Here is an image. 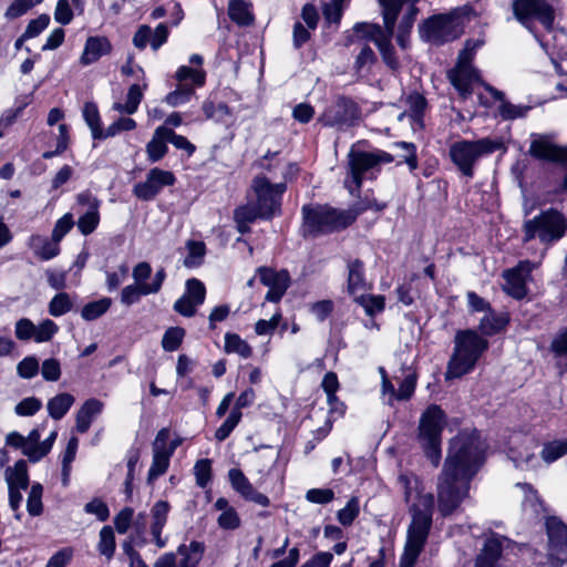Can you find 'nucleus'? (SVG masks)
Wrapping results in <instances>:
<instances>
[{
  "label": "nucleus",
  "mask_w": 567,
  "mask_h": 567,
  "mask_svg": "<svg viewBox=\"0 0 567 567\" xmlns=\"http://www.w3.org/2000/svg\"><path fill=\"white\" fill-rule=\"evenodd\" d=\"M537 267V262L522 260L515 267L506 269L503 272L504 291L517 300L525 298L528 293L527 284L532 281V271Z\"/></svg>",
  "instance_id": "2eb2a0df"
},
{
  "label": "nucleus",
  "mask_w": 567,
  "mask_h": 567,
  "mask_svg": "<svg viewBox=\"0 0 567 567\" xmlns=\"http://www.w3.org/2000/svg\"><path fill=\"white\" fill-rule=\"evenodd\" d=\"M42 408V402L40 399L35 396H29L20 401L16 408L14 412L19 416H32L38 413Z\"/></svg>",
  "instance_id": "bf43d9fd"
},
{
  "label": "nucleus",
  "mask_w": 567,
  "mask_h": 567,
  "mask_svg": "<svg viewBox=\"0 0 567 567\" xmlns=\"http://www.w3.org/2000/svg\"><path fill=\"white\" fill-rule=\"evenodd\" d=\"M504 542H507V538L493 534L485 540L483 549L475 563L484 560L485 563L497 564L503 551Z\"/></svg>",
  "instance_id": "cd10ccee"
},
{
  "label": "nucleus",
  "mask_w": 567,
  "mask_h": 567,
  "mask_svg": "<svg viewBox=\"0 0 567 567\" xmlns=\"http://www.w3.org/2000/svg\"><path fill=\"white\" fill-rule=\"evenodd\" d=\"M185 337V330L181 327L168 328L162 339V347L165 351H176Z\"/></svg>",
  "instance_id": "49530a36"
},
{
  "label": "nucleus",
  "mask_w": 567,
  "mask_h": 567,
  "mask_svg": "<svg viewBox=\"0 0 567 567\" xmlns=\"http://www.w3.org/2000/svg\"><path fill=\"white\" fill-rule=\"evenodd\" d=\"M409 0H379L382 7V16L384 21V30L379 24L359 22L353 30L369 40H372L378 47L379 38L393 37L394 27L402 6Z\"/></svg>",
  "instance_id": "f8f14e48"
},
{
  "label": "nucleus",
  "mask_w": 567,
  "mask_h": 567,
  "mask_svg": "<svg viewBox=\"0 0 567 567\" xmlns=\"http://www.w3.org/2000/svg\"><path fill=\"white\" fill-rule=\"evenodd\" d=\"M100 539L97 543L99 553L107 560L112 559L115 553L116 543L114 530L111 526H104L100 530Z\"/></svg>",
  "instance_id": "4c0bfd02"
},
{
  "label": "nucleus",
  "mask_w": 567,
  "mask_h": 567,
  "mask_svg": "<svg viewBox=\"0 0 567 567\" xmlns=\"http://www.w3.org/2000/svg\"><path fill=\"white\" fill-rule=\"evenodd\" d=\"M399 481L404 488L405 501L410 503L409 511L412 517L399 567H414L432 526L434 496L432 493L419 491V481L415 476L401 475Z\"/></svg>",
  "instance_id": "f03ea898"
},
{
  "label": "nucleus",
  "mask_w": 567,
  "mask_h": 567,
  "mask_svg": "<svg viewBox=\"0 0 567 567\" xmlns=\"http://www.w3.org/2000/svg\"><path fill=\"white\" fill-rule=\"evenodd\" d=\"M134 518V509L132 507H124L114 517L113 523L118 534H126L132 526Z\"/></svg>",
  "instance_id": "680f3d73"
},
{
  "label": "nucleus",
  "mask_w": 567,
  "mask_h": 567,
  "mask_svg": "<svg viewBox=\"0 0 567 567\" xmlns=\"http://www.w3.org/2000/svg\"><path fill=\"white\" fill-rule=\"evenodd\" d=\"M59 331V326L51 319H44L35 326L34 341L38 343L50 341Z\"/></svg>",
  "instance_id": "6e6d98bb"
},
{
  "label": "nucleus",
  "mask_w": 567,
  "mask_h": 567,
  "mask_svg": "<svg viewBox=\"0 0 567 567\" xmlns=\"http://www.w3.org/2000/svg\"><path fill=\"white\" fill-rule=\"evenodd\" d=\"M408 111L401 113L398 117L399 121H402L405 116L411 118V125L413 131L422 130L423 124V115L426 109V100L423 95L419 93H413L408 96Z\"/></svg>",
  "instance_id": "5701e85b"
},
{
  "label": "nucleus",
  "mask_w": 567,
  "mask_h": 567,
  "mask_svg": "<svg viewBox=\"0 0 567 567\" xmlns=\"http://www.w3.org/2000/svg\"><path fill=\"white\" fill-rule=\"evenodd\" d=\"M550 351L556 358L567 357V327L555 336L550 343Z\"/></svg>",
  "instance_id": "774afa93"
},
{
  "label": "nucleus",
  "mask_w": 567,
  "mask_h": 567,
  "mask_svg": "<svg viewBox=\"0 0 567 567\" xmlns=\"http://www.w3.org/2000/svg\"><path fill=\"white\" fill-rule=\"evenodd\" d=\"M361 118L359 105L351 99L338 96L318 117V122L326 127L346 131L358 125Z\"/></svg>",
  "instance_id": "1a4fd4ad"
},
{
  "label": "nucleus",
  "mask_w": 567,
  "mask_h": 567,
  "mask_svg": "<svg viewBox=\"0 0 567 567\" xmlns=\"http://www.w3.org/2000/svg\"><path fill=\"white\" fill-rule=\"evenodd\" d=\"M205 553L204 543L193 540L189 545L182 544L177 554L182 556L178 567H197Z\"/></svg>",
  "instance_id": "bb28decb"
},
{
  "label": "nucleus",
  "mask_w": 567,
  "mask_h": 567,
  "mask_svg": "<svg viewBox=\"0 0 567 567\" xmlns=\"http://www.w3.org/2000/svg\"><path fill=\"white\" fill-rule=\"evenodd\" d=\"M567 454V439L554 440L544 444L540 456L550 464Z\"/></svg>",
  "instance_id": "58836bf2"
},
{
  "label": "nucleus",
  "mask_w": 567,
  "mask_h": 567,
  "mask_svg": "<svg viewBox=\"0 0 567 567\" xmlns=\"http://www.w3.org/2000/svg\"><path fill=\"white\" fill-rule=\"evenodd\" d=\"M354 299L364 308L365 313L369 316H374L375 313H379L384 309L383 296H365L364 292H362Z\"/></svg>",
  "instance_id": "de8ad7c7"
},
{
  "label": "nucleus",
  "mask_w": 567,
  "mask_h": 567,
  "mask_svg": "<svg viewBox=\"0 0 567 567\" xmlns=\"http://www.w3.org/2000/svg\"><path fill=\"white\" fill-rule=\"evenodd\" d=\"M112 45L105 37H89L80 62L83 65H89L96 62L101 56L111 52Z\"/></svg>",
  "instance_id": "4be33fe9"
},
{
  "label": "nucleus",
  "mask_w": 567,
  "mask_h": 567,
  "mask_svg": "<svg viewBox=\"0 0 567 567\" xmlns=\"http://www.w3.org/2000/svg\"><path fill=\"white\" fill-rule=\"evenodd\" d=\"M162 132L166 133L167 141L172 143L177 150L185 151L188 156L194 154L196 147L185 136L176 134L172 128L166 126L165 130L159 131V133Z\"/></svg>",
  "instance_id": "13d9d810"
},
{
  "label": "nucleus",
  "mask_w": 567,
  "mask_h": 567,
  "mask_svg": "<svg viewBox=\"0 0 567 567\" xmlns=\"http://www.w3.org/2000/svg\"><path fill=\"white\" fill-rule=\"evenodd\" d=\"M136 127V122L131 117H120L113 122L105 130H101L99 140L113 137L121 132L132 131Z\"/></svg>",
  "instance_id": "c03bdc74"
},
{
  "label": "nucleus",
  "mask_w": 567,
  "mask_h": 567,
  "mask_svg": "<svg viewBox=\"0 0 567 567\" xmlns=\"http://www.w3.org/2000/svg\"><path fill=\"white\" fill-rule=\"evenodd\" d=\"M83 117L91 128L93 138H97L101 132L100 114L96 104L86 102L83 107Z\"/></svg>",
  "instance_id": "3c124183"
},
{
  "label": "nucleus",
  "mask_w": 567,
  "mask_h": 567,
  "mask_svg": "<svg viewBox=\"0 0 567 567\" xmlns=\"http://www.w3.org/2000/svg\"><path fill=\"white\" fill-rule=\"evenodd\" d=\"M392 37L379 38L378 49L381 53L383 62L390 68L392 71H398L400 69L399 59L395 55L394 48L391 43Z\"/></svg>",
  "instance_id": "79ce46f5"
},
{
  "label": "nucleus",
  "mask_w": 567,
  "mask_h": 567,
  "mask_svg": "<svg viewBox=\"0 0 567 567\" xmlns=\"http://www.w3.org/2000/svg\"><path fill=\"white\" fill-rule=\"evenodd\" d=\"M484 461L476 434L461 433L450 443L447 457L436 480L437 511L443 517L456 513L468 497L470 483Z\"/></svg>",
  "instance_id": "f257e3e1"
},
{
  "label": "nucleus",
  "mask_w": 567,
  "mask_h": 567,
  "mask_svg": "<svg viewBox=\"0 0 567 567\" xmlns=\"http://www.w3.org/2000/svg\"><path fill=\"white\" fill-rule=\"evenodd\" d=\"M28 247L41 260H50L60 254V245L54 239L38 234L30 236Z\"/></svg>",
  "instance_id": "b1692460"
},
{
  "label": "nucleus",
  "mask_w": 567,
  "mask_h": 567,
  "mask_svg": "<svg viewBox=\"0 0 567 567\" xmlns=\"http://www.w3.org/2000/svg\"><path fill=\"white\" fill-rule=\"evenodd\" d=\"M257 272L261 284L269 287L266 300L271 302L280 301L289 287V272L287 270L275 271L268 267H259Z\"/></svg>",
  "instance_id": "6ab92c4d"
},
{
  "label": "nucleus",
  "mask_w": 567,
  "mask_h": 567,
  "mask_svg": "<svg viewBox=\"0 0 567 567\" xmlns=\"http://www.w3.org/2000/svg\"><path fill=\"white\" fill-rule=\"evenodd\" d=\"M58 436V432L53 431L50 433V435L40 443L38 447L34 449H28L25 451V456L29 458L30 462H39L42 457H44L52 449L55 440Z\"/></svg>",
  "instance_id": "603ef678"
},
{
  "label": "nucleus",
  "mask_w": 567,
  "mask_h": 567,
  "mask_svg": "<svg viewBox=\"0 0 567 567\" xmlns=\"http://www.w3.org/2000/svg\"><path fill=\"white\" fill-rule=\"evenodd\" d=\"M50 23V17L45 13L39 16L37 19L31 20L24 31V38H35L38 37L43 30L48 28Z\"/></svg>",
  "instance_id": "338daca9"
},
{
  "label": "nucleus",
  "mask_w": 567,
  "mask_h": 567,
  "mask_svg": "<svg viewBox=\"0 0 567 567\" xmlns=\"http://www.w3.org/2000/svg\"><path fill=\"white\" fill-rule=\"evenodd\" d=\"M188 254L184 259V266L187 268L198 267L203 264L204 256L206 254V247L203 241L187 243Z\"/></svg>",
  "instance_id": "37998d69"
},
{
  "label": "nucleus",
  "mask_w": 567,
  "mask_h": 567,
  "mask_svg": "<svg viewBox=\"0 0 567 567\" xmlns=\"http://www.w3.org/2000/svg\"><path fill=\"white\" fill-rule=\"evenodd\" d=\"M196 483L199 487H205L212 477V462L208 458L198 460L194 466Z\"/></svg>",
  "instance_id": "052dcab7"
},
{
  "label": "nucleus",
  "mask_w": 567,
  "mask_h": 567,
  "mask_svg": "<svg viewBox=\"0 0 567 567\" xmlns=\"http://www.w3.org/2000/svg\"><path fill=\"white\" fill-rule=\"evenodd\" d=\"M206 297V288L204 284L192 278L186 281L185 293L175 301L174 310L187 318L195 316L197 307L204 303Z\"/></svg>",
  "instance_id": "a211bd4d"
},
{
  "label": "nucleus",
  "mask_w": 567,
  "mask_h": 567,
  "mask_svg": "<svg viewBox=\"0 0 567 567\" xmlns=\"http://www.w3.org/2000/svg\"><path fill=\"white\" fill-rule=\"evenodd\" d=\"M547 535V559L554 567L567 564V525L556 516L545 522Z\"/></svg>",
  "instance_id": "ddd939ff"
},
{
  "label": "nucleus",
  "mask_w": 567,
  "mask_h": 567,
  "mask_svg": "<svg viewBox=\"0 0 567 567\" xmlns=\"http://www.w3.org/2000/svg\"><path fill=\"white\" fill-rule=\"evenodd\" d=\"M111 298L104 297L86 303L81 310V317L85 321H93L102 317L111 307Z\"/></svg>",
  "instance_id": "c9c22d12"
},
{
  "label": "nucleus",
  "mask_w": 567,
  "mask_h": 567,
  "mask_svg": "<svg viewBox=\"0 0 567 567\" xmlns=\"http://www.w3.org/2000/svg\"><path fill=\"white\" fill-rule=\"evenodd\" d=\"M445 414L439 405H430L421 415L419 440L426 457L434 466L441 461V434L445 426Z\"/></svg>",
  "instance_id": "0eeeda50"
},
{
  "label": "nucleus",
  "mask_w": 567,
  "mask_h": 567,
  "mask_svg": "<svg viewBox=\"0 0 567 567\" xmlns=\"http://www.w3.org/2000/svg\"><path fill=\"white\" fill-rule=\"evenodd\" d=\"M303 229L306 234L316 236L321 233H331L351 225L357 215L350 210H338L329 206L302 207Z\"/></svg>",
  "instance_id": "39448f33"
},
{
  "label": "nucleus",
  "mask_w": 567,
  "mask_h": 567,
  "mask_svg": "<svg viewBox=\"0 0 567 567\" xmlns=\"http://www.w3.org/2000/svg\"><path fill=\"white\" fill-rule=\"evenodd\" d=\"M348 158L351 182L350 184L346 182V184L350 193H353L354 189H359L361 187L363 175L365 173L374 169L381 164L392 163L394 159L392 154L382 150H375L373 152L351 150L348 154Z\"/></svg>",
  "instance_id": "9b49d317"
},
{
  "label": "nucleus",
  "mask_w": 567,
  "mask_h": 567,
  "mask_svg": "<svg viewBox=\"0 0 567 567\" xmlns=\"http://www.w3.org/2000/svg\"><path fill=\"white\" fill-rule=\"evenodd\" d=\"M359 512V499L353 496L348 501L347 505L338 512L337 518L342 526H350L358 517Z\"/></svg>",
  "instance_id": "09e8293b"
},
{
  "label": "nucleus",
  "mask_w": 567,
  "mask_h": 567,
  "mask_svg": "<svg viewBox=\"0 0 567 567\" xmlns=\"http://www.w3.org/2000/svg\"><path fill=\"white\" fill-rule=\"evenodd\" d=\"M508 323L506 313H496L492 309L481 319L478 329L485 336L501 332Z\"/></svg>",
  "instance_id": "c85d7f7f"
},
{
  "label": "nucleus",
  "mask_w": 567,
  "mask_h": 567,
  "mask_svg": "<svg viewBox=\"0 0 567 567\" xmlns=\"http://www.w3.org/2000/svg\"><path fill=\"white\" fill-rule=\"evenodd\" d=\"M43 487L40 483H34L27 499V509L31 516H39L43 512L42 505Z\"/></svg>",
  "instance_id": "a18cd8bd"
},
{
  "label": "nucleus",
  "mask_w": 567,
  "mask_h": 567,
  "mask_svg": "<svg viewBox=\"0 0 567 567\" xmlns=\"http://www.w3.org/2000/svg\"><path fill=\"white\" fill-rule=\"evenodd\" d=\"M41 374L45 381H58L61 377L60 362L54 358L45 359L42 362Z\"/></svg>",
  "instance_id": "69168bd1"
},
{
  "label": "nucleus",
  "mask_w": 567,
  "mask_h": 567,
  "mask_svg": "<svg viewBox=\"0 0 567 567\" xmlns=\"http://www.w3.org/2000/svg\"><path fill=\"white\" fill-rule=\"evenodd\" d=\"M145 284H133L123 288L121 292V301L126 306L136 303L142 296H147Z\"/></svg>",
  "instance_id": "4d7b16f0"
},
{
  "label": "nucleus",
  "mask_w": 567,
  "mask_h": 567,
  "mask_svg": "<svg viewBox=\"0 0 567 567\" xmlns=\"http://www.w3.org/2000/svg\"><path fill=\"white\" fill-rule=\"evenodd\" d=\"M285 183L272 184L265 176H256L251 183V189L255 194V200H251L259 212L261 219H271L280 214L281 197L286 192Z\"/></svg>",
  "instance_id": "9d476101"
},
{
  "label": "nucleus",
  "mask_w": 567,
  "mask_h": 567,
  "mask_svg": "<svg viewBox=\"0 0 567 567\" xmlns=\"http://www.w3.org/2000/svg\"><path fill=\"white\" fill-rule=\"evenodd\" d=\"M195 91L192 85L179 83L177 89L167 94L165 101L168 105L176 107L190 100Z\"/></svg>",
  "instance_id": "8fccbe9b"
},
{
  "label": "nucleus",
  "mask_w": 567,
  "mask_h": 567,
  "mask_svg": "<svg viewBox=\"0 0 567 567\" xmlns=\"http://www.w3.org/2000/svg\"><path fill=\"white\" fill-rule=\"evenodd\" d=\"M482 45L483 41L480 39L467 40L457 56L455 68L447 72L450 82L462 95L470 94L472 84L478 80V72L472 65V60Z\"/></svg>",
  "instance_id": "6e6552de"
},
{
  "label": "nucleus",
  "mask_w": 567,
  "mask_h": 567,
  "mask_svg": "<svg viewBox=\"0 0 567 567\" xmlns=\"http://www.w3.org/2000/svg\"><path fill=\"white\" fill-rule=\"evenodd\" d=\"M73 300L66 292L60 291L53 296L48 305V311L52 317H61L73 309Z\"/></svg>",
  "instance_id": "f704fd0d"
},
{
  "label": "nucleus",
  "mask_w": 567,
  "mask_h": 567,
  "mask_svg": "<svg viewBox=\"0 0 567 567\" xmlns=\"http://www.w3.org/2000/svg\"><path fill=\"white\" fill-rule=\"evenodd\" d=\"M142 97L143 93L141 86L138 84H133L128 89L126 102L124 104L115 103L113 109L121 113L134 114L137 111Z\"/></svg>",
  "instance_id": "ea45409f"
},
{
  "label": "nucleus",
  "mask_w": 567,
  "mask_h": 567,
  "mask_svg": "<svg viewBox=\"0 0 567 567\" xmlns=\"http://www.w3.org/2000/svg\"><path fill=\"white\" fill-rule=\"evenodd\" d=\"M228 16L239 25H249L254 21V17L249 11L248 3H246L244 0H229Z\"/></svg>",
  "instance_id": "72a5a7b5"
},
{
  "label": "nucleus",
  "mask_w": 567,
  "mask_h": 567,
  "mask_svg": "<svg viewBox=\"0 0 567 567\" xmlns=\"http://www.w3.org/2000/svg\"><path fill=\"white\" fill-rule=\"evenodd\" d=\"M501 147L502 143L499 141L489 137L476 141L462 140L450 146V157L462 175L472 178L476 163Z\"/></svg>",
  "instance_id": "423d86ee"
},
{
  "label": "nucleus",
  "mask_w": 567,
  "mask_h": 567,
  "mask_svg": "<svg viewBox=\"0 0 567 567\" xmlns=\"http://www.w3.org/2000/svg\"><path fill=\"white\" fill-rule=\"evenodd\" d=\"M368 289L363 262L354 259L348 262V291L354 298Z\"/></svg>",
  "instance_id": "a878e982"
},
{
  "label": "nucleus",
  "mask_w": 567,
  "mask_h": 567,
  "mask_svg": "<svg viewBox=\"0 0 567 567\" xmlns=\"http://www.w3.org/2000/svg\"><path fill=\"white\" fill-rule=\"evenodd\" d=\"M169 509L171 506L166 501H157L151 508V534L158 548L167 545V538L162 536V532L167 523Z\"/></svg>",
  "instance_id": "412c9836"
},
{
  "label": "nucleus",
  "mask_w": 567,
  "mask_h": 567,
  "mask_svg": "<svg viewBox=\"0 0 567 567\" xmlns=\"http://www.w3.org/2000/svg\"><path fill=\"white\" fill-rule=\"evenodd\" d=\"M420 37L426 42L442 44L457 38L455 20L449 14H439L427 19L419 28Z\"/></svg>",
  "instance_id": "4468645a"
},
{
  "label": "nucleus",
  "mask_w": 567,
  "mask_h": 567,
  "mask_svg": "<svg viewBox=\"0 0 567 567\" xmlns=\"http://www.w3.org/2000/svg\"><path fill=\"white\" fill-rule=\"evenodd\" d=\"M529 110V106L515 105L506 101H503L498 107V112L504 120L524 117Z\"/></svg>",
  "instance_id": "e2e57ef3"
},
{
  "label": "nucleus",
  "mask_w": 567,
  "mask_h": 567,
  "mask_svg": "<svg viewBox=\"0 0 567 567\" xmlns=\"http://www.w3.org/2000/svg\"><path fill=\"white\" fill-rule=\"evenodd\" d=\"M8 487L27 489L29 485L28 465L24 460L18 461L13 467L6 470Z\"/></svg>",
  "instance_id": "2f4dec72"
},
{
  "label": "nucleus",
  "mask_w": 567,
  "mask_h": 567,
  "mask_svg": "<svg viewBox=\"0 0 567 567\" xmlns=\"http://www.w3.org/2000/svg\"><path fill=\"white\" fill-rule=\"evenodd\" d=\"M175 78L183 84H186V81H190L195 86H203L206 80V72L202 68L193 69L190 66L182 65L176 71Z\"/></svg>",
  "instance_id": "a19ab883"
},
{
  "label": "nucleus",
  "mask_w": 567,
  "mask_h": 567,
  "mask_svg": "<svg viewBox=\"0 0 567 567\" xmlns=\"http://www.w3.org/2000/svg\"><path fill=\"white\" fill-rule=\"evenodd\" d=\"M225 351L228 353H237L244 359H247L252 354L251 347L237 333L230 332L225 334Z\"/></svg>",
  "instance_id": "e433bc0d"
},
{
  "label": "nucleus",
  "mask_w": 567,
  "mask_h": 567,
  "mask_svg": "<svg viewBox=\"0 0 567 567\" xmlns=\"http://www.w3.org/2000/svg\"><path fill=\"white\" fill-rule=\"evenodd\" d=\"M100 223L99 209H87L78 220V228L84 236L92 234Z\"/></svg>",
  "instance_id": "864d4df0"
},
{
  "label": "nucleus",
  "mask_w": 567,
  "mask_h": 567,
  "mask_svg": "<svg viewBox=\"0 0 567 567\" xmlns=\"http://www.w3.org/2000/svg\"><path fill=\"white\" fill-rule=\"evenodd\" d=\"M513 12L525 25L532 19L538 20L546 29H550L554 23V9L546 0H514Z\"/></svg>",
  "instance_id": "dca6fc26"
},
{
  "label": "nucleus",
  "mask_w": 567,
  "mask_h": 567,
  "mask_svg": "<svg viewBox=\"0 0 567 567\" xmlns=\"http://www.w3.org/2000/svg\"><path fill=\"white\" fill-rule=\"evenodd\" d=\"M176 178L169 171L154 167L148 171L146 179L134 185L133 194L141 200L154 199L165 186L174 185Z\"/></svg>",
  "instance_id": "f3484780"
},
{
  "label": "nucleus",
  "mask_w": 567,
  "mask_h": 567,
  "mask_svg": "<svg viewBox=\"0 0 567 567\" xmlns=\"http://www.w3.org/2000/svg\"><path fill=\"white\" fill-rule=\"evenodd\" d=\"M523 240H538L546 249L558 243L567 233V217L555 208L542 210L523 224Z\"/></svg>",
  "instance_id": "20e7f679"
},
{
  "label": "nucleus",
  "mask_w": 567,
  "mask_h": 567,
  "mask_svg": "<svg viewBox=\"0 0 567 567\" xmlns=\"http://www.w3.org/2000/svg\"><path fill=\"white\" fill-rule=\"evenodd\" d=\"M230 485L246 501L254 502L260 506H268V496L258 492L239 468H230L228 472Z\"/></svg>",
  "instance_id": "aec40b11"
},
{
  "label": "nucleus",
  "mask_w": 567,
  "mask_h": 567,
  "mask_svg": "<svg viewBox=\"0 0 567 567\" xmlns=\"http://www.w3.org/2000/svg\"><path fill=\"white\" fill-rule=\"evenodd\" d=\"M488 341L474 330H460L454 338V351L449 361L445 378L455 379L472 371L487 350Z\"/></svg>",
  "instance_id": "7ed1b4c3"
},
{
  "label": "nucleus",
  "mask_w": 567,
  "mask_h": 567,
  "mask_svg": "<svg viewBox=\"0 0 567 567\" xmlns=\"http://www.w3.org/2000/svg\"><path fill=\"white\" fill-rule=\"evenodd\" d=\"M103 403L97 399L86 400L76 413L75 429L80 433H85L92 421L102 412Z\"/></svg>",
  "instance_id": "393cba45"
},
{
  "label": "nucleus",
  "mask_w": 567,
  "mask_h": 567,
  "mask_svg": "<svg viewBox=\"0 0 567 567\" xmlns=\"http://www.w3.org/2000/svg\"><path fill=\"white\" fill-rule=\"evenodd\" d=\"M243 416L241 412L231 411L224 423L216 430L215 439L218 442L225 441L238 425Z\"/></svg>",
  "instance_id": "5fc2aeb1"
},
{
  "label": "nucleus",
  "mask_w": 567,
  "mask_h": 567,
  "mask_svg": "<svg viewBox=\"0 0 567 567\" xmlns=\"http://www.w3.org/2000/svg\"><path fill=\"white\" fill-rule=\"evenodd\" d=\"M261 213L257 208V206L250 202L247 205L240 206L234 212V219L240 221L252 223L258 218H261Z\"/></svg>",
  "instance_id": "0e129e2a"
},
{
  "label": "nucleus",
  "mask_w": 567,
  "mask_h": 567,
  "mask_svg": "<svg viewBox=\"0 0 567 567\" xmlns=\"http://www.w3.org/2000/svg\"><path fill=\"white\" fill-rule=\"evenodd\" d=\"M74 396L70 393H60L47 403V410L49 415L53 420H61L74 404Z\"/></svg>",
  "instance_id": "7c9ffc66"
},
{
  "label": "nucleus",
  "mask_w": 567,
  "mask_h": 567,
  "mask_svg": "<svg viewBox=\"0 0 567 567\" xmlns=\"http://www.w3.org/2000/svg\"><path fill=\"white\" fill-rule=\"evenodd\" d=\"M173 453L174 446L171 447V451L153 450V461L147 475L148 483L155 481L167 471Z\"/></svg>",
  "instance_id": "473e14b6"
},
{
  "label": "nucleus",
  "mask_w": 567,
  "mask_h": 567,
  "mask_svg": "<svg viewBox=\"0 0 567 567\" xmlns=\"http://www.w3.org/2000/svg\"><path fill=\"white\" fill-rule=\"evenodd\" d=\"M161 130H165V125H161L155 130L152 140L146 145L148 161L152 163L161 161L168 151L166 146V142H168L166 133H159Z\"/></svg>",
  "instance_id": "c756f323"
}]
</instances>
